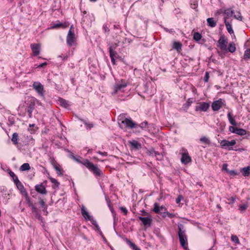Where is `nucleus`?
<instances>
[{
  "instance_id": "36",
  "label": "nucleus",
  "mask_w": 250,
  "mask_h": 250,
  "mask_svg": "<svg viewBox=\"0 0 250 250\" xmlns=\"http://www.w3.org/2000/svg\"><path fill=\"white\" fill-rule=\"evenodd\" d=\"M78 119L79 120H80L81 121H82L84 124V125L86 126V127L87 129H91L92 128L94 125L92 123H88V122H87L85 120L83 119H81L79 117H78Z\"/></svg>"
},
{
  "instance_id": "58",
  "label": "nucleus",
  "mask_w": 250,
  "mask_h": 250,
  "mask_svg": "<svg viewBox=\"0 0 250 250\" xmlns=\"http://www.w3.org/2000/svg\"><path fill=\"white\" fill-rule=\"evenodd\" d=\"M198 7V4L196 2L190 3V7L193 9H196Z\"/></svg>"
},
{
  "instance_id": "39",
  "label": "nucleus",
  "mask_w": 250,
  "mask_h": 250,
  "mask_svg": "<svg viewBox=\"0 0 250 250\" xmlns=\"http://www.w3.org/2000/svg\"><path fill=\"white\" fill-rule=\"evenodd\" d=\"M202 37V35L199 32H195L193 34V40L196 42H199Z\"/></svg>"
},
{
  "instance_id": "11",
  "label": "nucleus",
  "mask_w": 250,
  "mask_h": 250,
  "mask_svg": "<svg viewBox=\"0 0 250 250\" xmlns=\"http://www.w3.org/2000/svg\"><path fill=\"white\" fill-rule=\"evenodd\" d=\"M27 106L25 108V111H26L28 114V116L29 118H31L32 116V112L35 109V103L34 100H30L27 104Z\"/></svg>"
},
{
  "instance_id": "33",
  "label": "nucleus",
  "mask_w": 250,
  "mask_h": 250,
  "mask_svg": "<svg viewBox=\"0 0 250 250\" xmlns=\"http://www.w3.org/2000/svg\"><path fill=\"white\" fill-rule=\"evenodd\" d=\"M54 168L57 172V174L59 176H62L63 174V170L60 168V166L56 165L55 163L53 164Z\"/></svg>"
},
{
  "instance_id": "13",
  "label": "nucleus",
  "mask_w": 250,
  "mask_h": 250,
  "mask_svg": "<svg viewBox=\"0 0 250 250\" xmlns=\"http://www.w3.org/2000/svg\"><path fill=\"white\" fill-rule=\"evenodd\" d=\"M227 40L224 36H221L218 41V46L222 50H227Z\"/></svg>"
},
{
  "instance_id": "64",
  "label": "nucleus",
  "mask_w": 250,
  "mask_h": 250,
  "mask_svg": "<svg viewBox=\"0 0 250 250\" xmlns=\"http://www.w3.org/2000/svg\"><path fill=\"white\" fill-rule=\"evenodd\" d=\"M131 40H130L129 39H127V38H125L124 41H123V43H125L126 42H127L128 43H129L130 42H131Z\"/></svg>"
},
{
  "instance_id": "5",
  "label": "nucleus",
  "mask_w": 250,
  "mask_h": 250,
  "mask_svg": "<svg viewBox=\"0 0 250 250\" xmlns=\"http://www.w3.org/2000/svg\"><path fill=\"white\" fill-rule=\"evenodd\" d=\"M236 143L235 140L228 141L227 140H223L220 142V146L222 148L228 149L232 150V146H234Z\"/></svg>"
},
{
  "instance_id": "29",
  "label": "nucleus",
  "mask_w": 250,
  "mask_h": 250,
  "mask_svg": "<svg viewBox=\"0 0 250 250\" xmlns=\"http://www.w3.org/2000/svg\"><path fill=\"white\" fill-rule=\"evenodd\" d=\"M182 44L180 42H174L173 47L175 49L177 52H179L182 50Z\"/></svg>"
},
{
  "instance_id": "1",
  "label": "nucleus",
  "mask_w": 250,
  "mask_h": 250,
  "mask_svg": "<svg viewBox=\"0 0 250 250\" xmlns=\"http://www.w3.org/2000/svg\"><path fill=\"white\" fill-rule=\"evenodd\" d=\"M84 166L91 172L96 177H102L103 175L102 171L98 167L97 165H94L93 163L89 160H85Z\"/></svg>"
},
{
  "instance_id": "37",
  "label": "nucleus",
  "mask_w": 250,
  "mask_h": 250,
  "mask_svg": "<svg viewBox=\"0 0 250 250\" xmlns=\"http://www.w3.org/2000/svg\"><path fill=\"white\" fill-rule=\"evenodd\" d=\"M92 224L96 228V230L99 232L100 234L102 236L104 237V235L103 234V232L101 230V229L98 225V224L97 223V221L95 220H92Z\"/></svg>"
},
{
  "instance_id": "16",
  "label": "nucleus",
  "mask_w": 250,
  "mask_h": 250,
  "mask_svg": "<svg viewBox=\"0 0 250 250\" xmlns=\"http://www.w3.org/2000/svg\"><path fill=\"white\" fill-rule=\"evenodd\" d=\"M33 87L36 91L41 96L43 95V86L39 82H35L33 84Z\"/></svg>"
},
{
  "instance_id": "42",
  "label": "nucleus",
  "mask_w": 250,
  "mask_h": 250,
  "mask_svg": "<svg viewBox=\"0 0 250 250\" xmlns=\"http://www.w3.org/2000/svg\"><path fill=\"white\" fill-rule=\"evenodd\" d=\"M229 51L231 53H233L236 50V47L234 43L231 42L229 44V47H228Z\"/></svg>"
},
{
  "instance_id": "45",
  "label": "nucleus",
  "mask_w": 250,
  "mask_h": 250,
  "mask_svg": "<svg viewBox=\"0 0 250 250\" xmlns=\"http://www.w3.org/2000/svg\"><path fill=\"white\" fill-rule=\"evenodd\" d=\"M200 141L204 144L209 145L210 143L209 139L206 136L202 137Z\"/></svg>"
},
{
  "instance_id": "32",
  "label": "nucleus",
  "mask_w": 250,
  "mask_h": 250,
  "mask_svg": "<svg viewBox=\"0 0 250 250\" xmlns=\"http://www.w3.org/2000/svg\"><path fill=\"white\" fill-rule=\"evenodd\" d=\"M7 171L10 176L12 178L13 181H14V183H16V182L19 180L17 175L10 169H8L7 170Z\"/></svg>"
},
{
  "instance_id": "23",
  "label": "nucleus",
  "mask_w": 250,
  "mask_h": 250,
  "mask_svg": "<svg viewBox=\"0 0 250 250\" xmlns=\"http://www.w3.org/2000/svg\"><path fill=\"white\" fill-rule=\"evenodd\" d=\"M227 117L229 123L233 126H236L237 123L235 120L234 117L233 116L231 112H229L227 114Z\"/></svg>"
},
{
  "instance_id": "20",
  "label": "nucleus",
  "mask_w": 250,
  "mask_h": 250,
  "mask_svg": "<svg viewBox=\"0 0 250 250\" xmlns=\"http://www.w3.org/2000/svg\"><path fill=\"white\" fill-rule=\"evenodd\" d=\"M142 223L146 229L151 226L152 219L150 217H142Z\"/></svg>"
},
{
  "instance_id": "34",
  "label": "nucleus",
  "mask_w": 250,
  "mask_h": 250,
  "mask_svg": "<svg viewBox=\"0 0 250 250\" xmlns=\"http://www.w3.org/2000/svg\"><path fill=\"white\" fill-rule=\"evenodd\" d=\"M30 169V167L28 163H24L20 167V170L21 171H27Z\"/></svg>"
},
{
  "instance_id": "18",
  "label": "nucleus",
  "mask_w": 250,
  "mask_h": 250,
  "mask_svg": "<svg viewBox=\"0 0 250 250\" xmlns=\"http://www.w3.org/2000/svg\"><path fill=\"white\" fill-rule=\"evenodd\" d=\"M186 151H187V150ZM181 161L182 163L185 165H187L191 162V158L189 156L188 152H185L182 154Z\"/></svg>"
},
{
  "instance_id": "31",
  "label": "nucleus",
  "mask_w": 250,
  "mask_h": 250,
  "mask_svg": "<svg viewBox=\"0 0 250 250\" xmlns=\"http://www.w3.org/2000/svg\"><path fill=\"white\" fill-rule=\"evenodd\" d=\"M19 139V135L17 132H15L13 134L11 138V141L13 144L15 145H17L18 144V140Z\"/></svg>"
},
{
  "instance_id": "43",
  "label": "nucleus",
  "mask_w": 250,
  "mask_h": 250,
  "mask_svg": "<svg viewBox=\"0 0 250 250\" xmlns=\"http://www.w3.org/2000/svg\"><path fill=\"white\" fill-rule=\"evenodd\" d=\"M246 133H247V131L246 130H245L243 128H237L235 134L241 135V136H243V135L246 134Z\"/></svg>"
},
{
  "instance_id": "49",
  "label": "nucleus",
  "mask_w": 250,
  "mask_h": 250,
  "mask_svg": "<svg viewBox=\"0 0 250 250\" xmlns=\"http://www.w3.org/2000/svg\"><path fill=\"white\" fill-rule=\"evenodd\" d=\"M231 239L232 242H234L236 244H240V241L238 237L235 235H232L231 236Z\"/></svg>"
},
{
  "instance_id": "56",
  "label": "nucleus",
  "mask_w": 250,
  "mask_h": 250,
  "mask_svg": "<svg viewBox=\"0 0 250 250\" xmlns=\"http://www.w3.org/2000/svg\"><path fill=\"white\" fill-rule=\"evenodd\" d=\"M209 78V75L208 72H206L205 73V75L204 77V81L205 82H208V79Z\"/></svg>"
},
{
  "instance_id": "19",
  "label": "nucleus",
  "mask_w": 250,
  "mask_h": 250,
  "mask_svg": "<svg viewBox=\"0 0 250 250\" xmlns=\"http://www.w3.org/2000/svg\"><path fill=\"white\" fill-rule=\"evenodd\" d=\"M81 213L86 220H89L91 223L92 220H95L92 216L89 215V213L86 210V208L83 206L81 208Z\"/></svg>"
},
{
  "instance_id": "60",
  "label": "nucleus",
  "mask_w": 250,
  "mask_h": 250,
  "mask_svg": "<svg viewBox=\"0 0 250 250\" xmlns=\"http://www.w3.org/2000/svg\"><path fill=\"white\" fill-rule=\"evenodd\" d=\"M230 175L235 176L238 174V172L235 170H229L228 172Z\"/></svg>"
},
{
  "instance_id": "50",
  "label": "nucleus",
  "mask_w": 250,
  "mask_h": 250,
  "mask_svg": "<svg viewBox=\"0 0 250 250\" xmlns=\"http://www.w3.org/2000/svg\"><path fill=\"white\" fill-rule=\"evenodd\" d=\"M233 17L240 21H242L243 17L241 16V14L240 12H237L234 15Z\"/></svg>"
},
{
  "instance_id": "46",
  "label": "nucleus",
  "mask_w": 250,
  "mask_h": 250,
  "mask_svg": "<svg viewBox=\"0 0 250 250\" xmlns=\"http://www.w3.org/2000/svg\"><path fill=\"white\" fill-rule=\"evenodd\" d=\"M250 167L248 166L243 168V175L244 176H247L250 174Z\"/></svg>"
},
{
  "instance_id": "17",
  "label": "nucleus",
  "mask_w": 250,
  "mask_h": 250,
  "mask_svg": "<svg viewBox=\"0 0 250 250\" xmlns=\"http://www.w3.org/2000/svg\"><path fill=\"white\" fill-rule=\"evenodd\" d=\"M121 124L125 125L126 127L129 128H134L136 126V124L130 118H125L124 120L122 121Z\"/></svg>"
},
{
  "instance_id": "51",
  "label": "nucleus",
  "mask_w": 250,
  "mask_h": 250,
  "mask_svg": "<svg viewBox=\"0 0 250 250\" xmlns=\"http://www.w3.org/2000/svg\"><path fill=\"white\" fill-rule=\"evenodd\" d=\"M15 124V120L13 117H8V125L9 126H12Z\"/></svg>"
},
{
  "instance_id": "9",
  "label": "nucleus",
  "mask_w": 250,
  "mask_h": 250,
  "mask_svg": "<svg viewBox=\"0 0 250 250\" xmlns=\"http://www.w3.org/2000/svg\"><path fill=\"white\" fill-rule=\"evenodd\" d=\"M47 183V181H44L40 184H37L35 186V190L39 193L41 194H46L47 191L46 189L45 185Z\"/></svg>"
},
{
  "instance_id": "52",
  "label": "nucleus",
  "mask_w": 250,
  "mask_h": 250,
  "mask_svg": "<svg viewBox=\"0 0 250 250\" xmlns=\"http://www.w3.org/2000/svg\"><path fill=\"white\" fill-rule=\"evenodd\" d=\"M237 127H235L234 126H230L229 127V131L233 133H236V130Z\"/></svg>"
},
{
  "instance_id": "24",
  "label": "nucleus",
  "mask_w": 250,
  "mask_h": 250,
  "mask_svg": "<svg viewBox=\"0 0 250 250\" xmlns=\"http://www.w3.org/2000/svg\"><path fill=\"white\" fill-rule=\"evenodd\" d=\"M48 178L50 182L53 184L52 186V188L53 189L58 188L60 186V183L56 179L51 176H48Z\"/></svg>"
},
{
  "instance_id": "40",
  "label": "nucleus",
  "mask_w": 250,
  "mask_h": 250,
  "mask_svg": "<svg viewBox=\"0 0 250 250\" xmlns=\"http://www.w3.org/2000/svg\"><path fill=\"white\" fill-rule=\"evenodd\" d=\"M193 98H188L186 103L183 105L184 108L188 109L193 103Z\"/></svg>"
},
{
  "instance_id": "55",
  "label": "nucleus",
  "mask_w": 250,
  "mask_h": 250,
  "mask_svg": "<svg viewBox=\"0 0 250 250\" xmlns=\"http://www.w3.org/2000/svg\"><path fill=\"white\" fill-rule=\"evenodd\" d=\"M235 196H232L230 198H228V200L229 201V204H233L235 201Z\"/></svg>"
},
{
  "instance_id": "27",
  "label": "nucleus",
  "mask_w": 250,
  "mask_h": 250,
  "mask_svg": "<svg viewBox=\"0 0 250 250\" xmlns=\"http://www.w3.org/2000/svg\"><path fill=\"white\" fill-rule=\"evenodd\" d=\"M160 208H161L162 211L163 210H166V208L164 206H160L158 203H155L154 205V208L153 209V211L156 213H160Z\"/></svg>"
},
{
  "instance_id": "7",
  "label": "nucleus",
  "mask_w": 250,
  "mask_h": 250,
  "mask_svg": "<svg viewBox=\"0 0 250 250\" xmlns=\"http://www.w3.org/2000/svg\"><path fill=\"white\" fill-rule=\"evenodd\" d=\"M27 204L28 207L31 208V210L35 214L36 218L40 221H42L43 217L40 213V210L33 204L32 201Z\"/></svg>"
},
{
  "instance_id": "3",
  "label": "nucleus",
  "mask_w": 250,
  "mask_h": 250,
  "mask_svg": "<svg viewBox=\"0 0 250 250\" xmlns=\"http://www.w3.org/2000/svg\"><path fill=\"white\" fill-rule=\"evenodd\" d=\"M14 183L17 188L20 190V193L24 197L26 204L31 202V200L22 184L19 180Z\"/></svg>"
},
{
  "instance_id": "4",
  "label": "nucleus",
  "mask_w": 250,
  "mask_h": 250,
  "mask_svg": "<svg viewBox=\"0 0 250 250\" xmlns=\"http://www.w3.org/2000/svg\"><path fill=\"white\" fill-rule=\"evenodd\" d=\"M226 105V103L224 100L220 98L218 100L214 101L211 104V108L213 111H218L223 106Z\"/></svg>"
},
{
  "instance_id": "47",
  "label": "nucleus",
  "mask_w": 250,
  "mask_h": 250,
  "mask_svg": "<svg viewBox=\"0 0 250 250\" xmlns=\"http://www.w3.org/2000/svg\"><path fill=\"white\" fill-rule=\"evenodd\" d=\"M38 199L39 201V204H40L42 208H44V209H46V207H47V205L45 204V203L43 201V200L40 197H38Z\"/></svg>"
},
{
  "instance_id": "28",
  "label": "nucleus",
  "mask_w": 250,
  "mask_h": 250,
  "mask_svg": "<svg viewBox=\"0 0 250 250\" xmlns=\"http://www.w3.org/2000/svg\"><path fill=\"white\" fill-rule=\"evenodd\" d=\"M126 244L133 250H141L134 243L132 242L129 239L125 238V239Z\"/></svg>"
},
{
  "instance_id": "30",
  "label": "nucleus",
  "mask_w": 250,
  "mask_h": 250,
  "mask_svg": "<svg viewBox=\"0 0 250 250\" xmlns=\"http://www.w3.org/2000/svg\"><path fill=\"white\" fill-rule=\"evenodd\" d=\"M208 25L211 27H214L216 26V22L213 18H209L207 20Z\"/></svg>"
},
{
  "instance_id": "59",
  "label": "nucleus",
  "mask_w": 250,
  "mask_h": 250,
  "mask_svg": "<svg viewBox=\"0 0 250 250\" xmlns=\"http://www.w3.org/2000/svg\"><path fill=\"white\" fill-rule=\"evenodd\" d=\"M48 64L47 62H44L42 63H41L39 65H38L36 67L37 68H41V67H44L45 66H46Z\"/></svg>"
},
{
  "instance_id": "14",
  "label": "nucleus",
  "mask_w": 250,
  "mask_h": 250,
  "mask_svg": "<svg viewBox=\"0 0 250 250\" xmlns=\"http://www.w3.org/2000/svg\"><path fill=\"white\" fill-rule=\"evenodd\" d=\"M30 48L32 51V54L34 56H38L41 52V46L40 43H32Z\"/></svg>"
},
{
  "instance_id": "38",
  "label": "nucleus",
  "mask_w": 250,
  "mask_h": 250,
  "mask_svg": "<svg viewBox=\"0 0 250 250\" xmlns=\"http://www.w3.org/2000/svg\"><path fill=\"white\" fill-rule=\"evenodd\" d=\"M224 13L226 15L227 17H231L234 13V11L231 10L230 8H228L224 10Z\"/></svg>"
},
{
  "instance_id": "62",
  "label": "nucleus",
  "mask_w": 250,
  "mask_h": 250,
  "mask_svg": "<svg viewBox=\"0 0 250 250\" xmlns=\"http://www.w3.org/2000/svg\"><path fill=\"white\" fill-rule=\"evenodd\" d=\"M30 194L34 198L36 197V195H37L36 193L33 190V189H31V190H30Z\"/></svg>"
},
{
  "instance_id": "48",
  "label": "nucleus",
  "mask_w": 250,
  "mask_h": 250,
  "mask_svg": "<svg viewBox=\"0 0 250 250\" xmlns=\"http://www.w3.org/2000/svg\"><path fill=\"white\" fill-rule=\"evenodd\" d=\"M151 125H148V123L146 121L142 123V128H146L148 130V131H151V130L149 129L151 127Z\"/></svg>"
},
{
  "instance_id": "12",
  "label": "nucleus",
  "mask_w": 250,
  "mask_h": 250,
  "mask_svg": "<svg viewBox=\"0 0 250 250\" xmlns=\"http://www.w3.org/2000/svg\"><path fill=\"white\" fill-rule=\"evenodd\" d=\"M69 25V23L68 22H61L59 20H57L56 23L52 24L49 29H52L59 28L65 29L68 27Z\"/></svg>"
},
{
  "instance_id": "61",
  "label": "nucleus",
  "mask_w": 250,
  "mask_h": 250,
  "mask_svg": "<svg viewBox=\"0 0 250 250\" xmlns=\"http://www.w3.org/2000/svg\"><path fill=\"white\" fill-rule=\"evenodd\" d=\"M97 153L101 155H103V156H107V153L106 152H102L101 151H98L97 152Z\"/></svg>"
},
{
  "instance_id": "44",
  "label": "nucleus",
  "mask_w": 250,
  "mask_h": 250,
  "mask_svg": "<svg viewBox=\"0 0 250 250\" xmlns=\"http://www.w3.org/2000/svg\"><path fill=\"white\" fill-rule=\"evenodd\" d=\"M243 58L245 60L250 59V49H246L244 52Z\"/></svg>"
},
{
  "instance_id": "15",
  "label": "nucleus",
  "mask_w": 250,
  "mask_h": 250,
  "mask_svg": "<svg viewBox=\"0 0 250 250\" xmlns=\"http://www.w3.org/2000/svg\"><path fill=\"white\" fill-rule=\"evenodd\" d=\"M75 42V34L74 32L69 30L66 37V43L68 46H71Z\"/></svg>"
},
{
  "instance_id": "57",
  "label": "nucleus",
  "mask_w": 250,
  "mask_h": 250,
  "mask_svg": "<svg viewBox=\"0 0 250 250\" xmlns=\"http://www.w3.org/2000/svg\"><path fill=\"white\" fill-rule=\"evenodd\" d=\"M103 28L105 33H107V34H108L110 30H109L108 27L107 26V24H104L103 25Z\"/></svg>"
},
{
  "instance_id": "54",
  "label": "nucleus",
  "mask_w": 250,
  "mask_h": 250,
  "mask_svg": "<svg viewBox=\"0 0 250 250\" xmlns=\"http://www.w3.org/2000/svg\"><path fill=\"white\" fill-rule=\"evenodd\" d=\"M248 206L246 204H242L239 206V209L241 211L245 210L247 209Z\"/></svg>"
},
{
  "instance_id": "22",
  "label": "nucleus",
  "mask_w": 250,
  "mask_h": 250,
  "mask_svg": "<svg viewBox=\"0 0 250 250\" xmlns=\"http://www.w3.org/2000/svg\"><path fill=\"white\" fill-rule=\"evenodd\" d=\"M107 202L108 206V207L110 209V210L112 214L113 215V220H114V224H115L116 221L118 220V219L116 218V212L113 208V206L111 204L110 201L109 200H107Z\"/></svg>"
},
{
  "instance_id": "53",
  "label": "nucleus",
  "mask_w": 250,
  "mask_h": 250,
  "mask_svg": "<svg viewBox=\"0 0 250 250\" xmlns=\"http://www.w3.org/2000/svg\"><path fill=\"white\" fill-rule=\"evenodd\" d=\"M120 210L122 211V212L124 213V215H127L128 213L127 209L126 208L124 207H121L120 208Z\"/></svg>"
},
{
  "instance_id": "63",
  "label": "nucleus",
  "mask_w": 250,
  "mask_h": 250,
  "mask_svg": "<svg viewBox=\"0 0 250 250\" xmlns=\"http://www.w3.org/2000/svg\"><path fill=\"white\" fill-rule=\"evenodd\" d=\"M228 165L227 164H224L223 165V169L225 170L227 172L229 171V170L227 168Z\"/></svg>"
},
{
  "instance_id": "6",
  "label": "nucleus",
  "mask_w": 250,
  "mask_h": 250,
  "mask_svg": "<svg viewBox=\"0 0 250 250\" xmlns=\"http://www.w3.org/2000/svg\"><path fill=\"white\" fill-rule=\"evenodd\" d=\"M210 107L209 103L207 102H201L197 104L195 107L196 111L206 112Z\"/></svg>"
},
{
  "instance_id": "10",
  "label": "nucleus",
  "mask_w": 250,
  "mask_h": 250,
  "mask_svg": "<svg viewBox=\"0 0 250 250\" xmlns=\"http://www.w3.org/2000/svg\"><path fill=\"white\" fill-rule=\"evenodd\" d=\"M127 85V83L125 80L122 79L120 82L115 84L112 94H116L118 92L121 91L122 88H125Z\"/></svg>"
},
{
  "instance_id": "41",
  "label": "nucleus",
  "mask_w": 250,
  "mask_h": 250,
  "mask_svg": "<svg viewBox=\"0 0 250 250\" xmlns=\"http://www.w3.org/2000/svg\"><path fill=\"white\" fill-rule=\"evenodd\" d=\"M85 160H88V159H83V158L80 156H77V158L75 160V161H76L77 163L82 164L84 166V164L85 162Z\"/></svg>"
},
{
  "instance_id": "8",
  "label": "nucleus",
  "mask_w": 250,
  "mask_h": 250,
  "mask_svg": "<svg viewBox=\"0 0 250 250\" xmlns=\"http://www.w3.org/2000/svg\"><path fill=\"white\" fill-rule=\"evenodd\" d=\"M117 44H115L114 45L111 44L110 45L108 48L110 58L111 59V61L113 64H116L115 58H116L117 56L118 55L117 52L114 50L117 47Z\"/></svg>"
},
{
  "instance_id": "26",
  "label": "nucleus",
  "mask_w": 250,
  "mask_h": 250,
  "mask_svg": "<svg viewBox=\"0 0 250 250\" xmlns=\"http://www.w3.org/2000/svg\"><path fill=\"white\" fill-rule=\"evenodd\" d=\"M58 101L60 105L62 107L67 108L69 106L68 102L62 98L59 97Z\"/></svg>"
},
{
  "instance_id": "21",
  "label": "nucleus",
  "mask_w": 250,
  "mask_h": 250,
  "mask_svg": "<svg viewBox=\"0 0 250 250\" xmlns=\"http://www.w3.org/2000/svg\"><path fill=\"white\" fill-rule=\"evenodd\" d=\"M129 143L130 144V148L131 149L139 150L141 148V144L136 140L130 141Z\"/></svg>"
},
{
  "instance_id": "2",
  "label": "nucleus",
  "mask_w": 250,
  "mask_h": 250,
  "mask_svg": "<svg viewBox=\"0 0 250 250\" xmlns=\"http://www.w3.org/2000/svg\"><path fill=\"white\" fill-rule=\"evenodd\" d=\"M181 226H178V236L181 246L184 249H187L188 248V238L186 234L185 230L182 229Z\"/></svg>"
},
{
  "instance_id": "35",
  "label": "nucleus",
  "mask_w": 250,
  "mask_h": 250,
  "mask_svg": "<svg viewBox=\"0 0 250 250\" xmlns=\"http://www.w3.org/2000/svg\"><path fill=\"white\" fill-rule=\"evenodd\" d=\"M149 154L150 155H155V156L156 157L157 159L158 160H161L163 158V156L160 154L159 152L158 151H155L153 149H151L150 151H149Z\"/></svg>"
},
{
  "instance_id": "25",
  "label": "nucleus",
  "mask_w": 250,
  "mask_h": 250,
  "mask_svg": "<svg viewBox=\"0 0 250 250\" xmlns=\"http://www.w3.org/2000/svg\"><path fill=\"white\" fill-rule=\"evenodd\" d=\"M227 17L224 18V23L225 24L227 30L230 34H234V31L232 28L231 25L229 22L227 21Z\"/></svg>"
}]
</instances>
